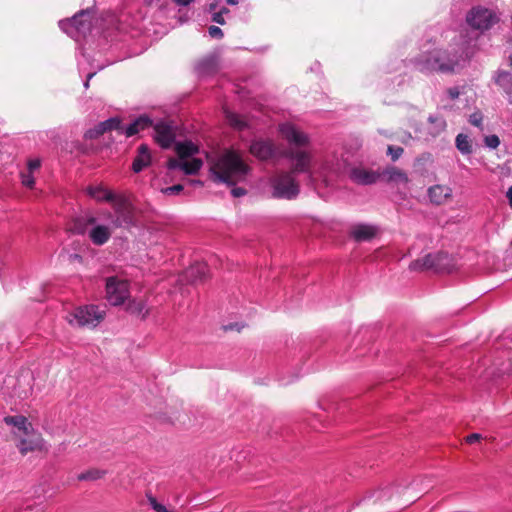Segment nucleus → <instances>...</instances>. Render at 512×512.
Masks as SVG:
<instances>
[{"instance_id": "1", "label": "nucleus", "mask_w": 512, "mask_h": 512, "mask_svg": "<svg viewBox=\"0 0 512 512\" xmlns=\"http://www.w3.org/2000/svg\"><path fill=\"white\" fill-rule=\"evenodd\" d=\"M279 132L291 145L283 156L292 161V171L279 172L270 178L273 198L291 200L298 196L300 187L293 173H305L314 186L321 183L325 187H332L335 184L342 174L341 160L334 155L314 160L313 155L304 149L309 143L308 136L291 123L281 124Z\"/></svg>"}, {"instance_id": "2", "label": "nucleus", "mask_w": 512, "mask_h": 512, "mask_svg": "<svg viewBox=\"0 0 512 512\" xmlns=\"http://www.w3.org/2000/svg\"><path fill=\"white\" fill-rule=\"evenodd\" d=\"M154 131V138L162 148L174 145L178 158L169 159L167 166L170 170H181L187 175H193L201 169L203 161L195 157L199 153L198 146L191 141L176 142V128L173 125L160 122L155 125Z\"/></svg>"}, {"instance_id": "3", "label": "nucleus", "mask_w": 512, "mask_h": 512, "mask_svg": "<svg viewBox=\"0 0 512 512\" xmlns=\"http://www.w3.org/2000/svg\"><path fill=\"white\" fill-rule=\"evenodd\" d=\"M210 176L214 182L234 185L245 180L250 168L235 150L225 149L207 155Z\"/></svg>"}, {"instance_id": "4", "label": "nucleus", "mask_w": 512, "mask_h": 512, "mask_svg": "<svg viewBox=\"0 0 512 512\" xmlns=\"http://www.w3.org/2000/svg\"><path fill=\"white\" fill-rule=\"evenodd\" d=\"M471 47L468 42L461 43V46L453 55L438 48L426 50L414 60L415 68L423 73L434 71L450 72L461 67L471 56Z\"/></svg>"}, {"instance_id": "5", "label": "nucleus", "mask_w": 512, "mask_h": 512, "mask_svg": "<svg viewBox=\"0 0 512 512\" xmlns=\"http://www.w3.org/2000/svg\"><path fill=\"white\" fill-rule=\"evenodd\" d=\"M4 422L12 427L16 446L22 455L29 452H47L48 446L41 434L36 431L28 419L22 415L7 416Z\"/></svg>"}, {"instance_id": "6", "label": "nucleus", "mask_w": 512, "mask_h": 512, "mask_svg": "<svg viewBox=\"0 0 512 512\" xmlns=\"http://www.w3.org/2000/svg\"><path fill=\"white\" fill-rule=\"evenodd\" d=\"M102 216L87 214L79 217L74 223L77 234H87L89 240L96 246L105 245L116 229L111 223H103Z\"/></svg>"}, {"instance_id": "7", "label": "nucleus", "mask_w": 512, "mask_h": 512, "mask_svg": "<svg viewBox=\"0 0 512 512\" xmlns=\"http://www.w3.org/2000/svg\"><path fill=\"white\" fill-rule=\"evenodd\" d=\"M94 14L90 10H83L71 19L59 21V27L71 38L79 41L93 30Z\"/></svg>"}, {"instance_id": "8", "label": "nucleus", "mask_w": 512, "mask_h": 512, "mask_svg": "<svg viewBox=\"0 0 512 512\" xmlns=\"http://www.w3.org/2000/svg\"><path fill=\"white\" fill-rule=\"evenodd\" d=\"M114 215L108 210L99 211V216L110 220V223L119 228L133 223L134 210L132 204L124 196H115L111 201Z\"/></svg>"}, {"instance_id": "9", "label": "nucleus", "mask_w": 512, "mask_h": 512, "mask_svg": "<svg viewBox=\"0 0 512 512\" xmlns=\"http://www.w3.org/2000/svg\"><path fill=\"white\" fill-rule=\"evenodd\" d=\"M105 317V310L96 305H86L76 308L66 316L67 321L77 327L94 328Z\"/></svg>"}, {"instance_id": "10", "label": "nucleus", "mask_w": 512, "mask_h": 512, "mask_svg": "<svg viewBox=\"0 0 512 512\" xmlns=\"http://www.w3.org/2000/svg\"><path fill=\"white\" fill-rule=\"evenodd\" d=\"M499 20L494 10L477 6L466 15V21L470 27L479 31L490 29Z\"/></svg>"}, {"instance_id": "11", "label": "nucleus", "mask_w": 512, "mask_h": 512, "mask_svg": "<svg viewBox=\"0 0 512 512\" xmlns=\"http://www.w3.org/2000/svg\"><path fill=\"white\" fill-rule=\"evenodd\" d=\"M129 296V283L118 277H109L106 281V298L111 305L118 306Z\"/></svg>"}, {"instance_id": "12", "label": "nucleus", "mask_w": 512, "mask_h": 512, "mask_svg": "<svg viewBox=\"0 0 512 512\" xmlns=\"http://www.w3.org/2000/svg\"><path fill=\"white\" fill-rule=\"evenodd\" d=\"M449 257L446 253L427 254L421 259L413 261L409 268L414 271L434 269L443 271L449 269Z\"/></svg>"}, {"instance_id": "13", "label": "nucleus", "mask_w": 512, "mask_h": 512, "mask_svg": "<svg viewBox=\"0 0 512 512\" xmlns=\"http://www.w3.org/2000/svg\"><path fill=\"white\" fill-rule=\"evenodd\" d=\"M250 152L252 155L260 160H268L278 155V149L273 141L268 139H258L250 145Z\"/></svg>"}, {"instance_id": "14", "label": "nucleus", "mask_w": 512, "mask_h": 512, "mask_svg": "<svg viewBox=\"0 0 512 512\" xmlns=\"http://www.w3.org/2000/svg\"><path fill=\"white\" fill-rule=\"evenodd\" d=\"M349 178L356 184H359V185H370V184H373L375 183L379 177H380V174L375 172V171H372V170H369V169H366L362 166H355V167H352L349 172Z\"/></svg>"}, {"instance_id": "15", "label": "nucleus", "mask_w": 512, "mask_h": 512, "mask_svg": "<svg viewBox=\"0 0 512 512\" xmlns=\"http://www.w3.org/2000/svg\"><path fill=\"white\" fill-rule=\"evenodd\" d=\"M377 233L378 228L371 224L358 223L350 229V234L356 241H368L375 237Z\"/></svg>"}, {"instance_id": "16", "label": "nucleus", "mask_w": 512, "mask_h": 512, "mask_svg": "<svg viewBox=\"0 0 512 512\" xmlns=\"http://www.w3.org/2000/svg\"><path fill=\"white\" fill-rule=\"evenodd\" d=\"M120 120L118 118H110L103 122H100L95 127L89 129L85 133V137L88 139H94L113 129H119Z\"/></svg>"}, {"instance_id": "17", "label": "nucleus", "mask_w": 512, "mask_h": 512, "mask_svg": "<svg viewBox=\"0 0 512 512\" xmlns=\"http://www.w3.org/2000/svg\"><path fill=\"white\" fill-rule=\"evenodd\" d=\"M86 193L98 202H110L116 196L112 191L102 184L90 185L86 188Z\"/></svg>"}, {"instance_id": "18", "label": "nucleus", "mask_w": 512, "mask_h": 512, "mask_svg": "<svg viewBox=\"0 0 512 512\" xmlns=\"http://www.w3.org/2000/svg\"><path fill=\"white\" fill-rule=\"evenodd\" d=\"M208 272V266L205 263H195L185 271V278L191 282L202 281Z\"/></svg>"}, {"instance_id": "19", "label": "nucleus", "mask_w": 512, "mask_h": 512, "mask_svg": "<svg viewBox=\"0 0 512 512\" xmlns=\"http://www.w3.org/2000/svg\"><path fill=\"white\" fill-rule=\"evenodd\" d=\"M451 194V188L445 185L432 186L428 191L430 200L435 204L444 203L451 196Z\"/></svg>"}, {"instance_id": "20", "label": "nucleus", "mask_w": 512, "mask_h": 512, "mask_svg": "<svg viewBox=\"0 0 512 512\" xmlns=\"http://www.w3.org/2000/svg\"><path fill=\"white\" fill-rule=\"evenodd\" d=\"M151 162V155L148 151V147L146 145H141L138 148V154L135 157L132 169L134 172L138 173L142 171L145 167H147Z\"/></svg>"}, {"instance_id": "21", "label": "nucleus", "mask_w": 512, "mask_h": 512, "mask_svg": "<svg viewBox=\"0 0 512 512\" xmlns=\"http://www.w3.org/2000/svg\"><path fill=\"white\" fill-rule=\"evenodd\" d=\"M152 125V121L146 117L141 116L136 119L133 123L129 124L125 129V134L127 137H131L136 135L141 130H144Z\"/></svg>"}, {"instance_id": "22", "label": "nucleus", "mask_w": 512, "mask_h": 512, "mask_svg": "<svg viewBox=\"0 0 512 512\" xmlns=\"http://www.w3.org/2000/svg\"><path fill=\"white\" fill-rule=\"evenodd\" d=\"M152 125V121L146 117L141 116L136 119L133 123L129 124L125 129V134L127 137H131L136 135L141 130H144Z\"/></svg>"}, {"instance_id": "23", "label": "nucleus", "mask_w": 512, "mask_h": 512, "mask_svg": "<svg viewBox=\"0 0 512 512\" xmlns=\"http://www.w3.org/2000/svg\"><path fill=\"white\" fill-rule=\"evenodd\" d=\"M152 125V121L146 117L141 116L136 119L133 123L129 124L125 129V134L127 137H131L136 135L141 130H144Z\"/></svg>"}, {"instance_id": "24", "label": "nucleus", "mask_w": 512, "mask_h": 512, "mask_svg": "<svg viewBox=\"0 0 512 512\" xmlns=\"http://www.w3.org/2000/svg\"><path fill=\"white\" fill-rule=\"evenodd\" d=\"M495 83L503 89V91L512 94V74L506 71H497L494 76Z\"/></svg>"}, {"instance_id": "25", "label": "nucleus", "mask_w": 512, "mask_h": 512, "mask_svg": "<svg viewBox=\"0 0 512 512\" xmlns=\"http://www.w3.org/2000/svg\"><path fill=\"white\" fill-rule=\"evenodd\" d=\"M383 176L389 182H395V183H407L408 182V177H407L406 173L398 168H395V167L386 169L383 172Z\"/></svg>"}, {"instance_id": "26", "label": "nucleus", "mask_w": 512, "mask_h": 512, "mask_svg": "<svg viewBox=\"0 0 512 512\" xmlns=\"http://www.w3.org/2000/svg\"><path fill=\"white\" fill-rule=\"evenodd\" d=\"M128 311L141 318H145L148 314L147 305L143 300H132L129 302Z\"/></svg>"}, {"instance_id": "27", "label": "nucleus", "mask_w": 512, "mask_h": 512, "mask_svg": "<svg viewBox=\"0 0 512 512\" xmlns=\"http://www.w3.org/2000/svg\"><path fill=\"white\" fill-rule=\"evenodd\" d=\"M225 117L228 124L235 129L243 130L247 126L246 120L236 113L225 110Z\"/></svg>"}, {"instance_id": "28", "label": "nucleus", "mask_w": 512, "mask_h": 512, "mask_svg": "<svg viewBox=\"0 0 512 512\" xmlns=\"http://www.w3.org/2000/svg\"><path fill=\"white\" fill-rule=\"evenodd\" d=\"M455 144H456L457 149L462 154L467 155L472 152L471 142L469 140V137L465 134H462V133L458 134L456 137V140H455Z\"/></svg>"}, {"instance_id": "29", "label": "nucleus", "mask_w": 512, "mask_h": 512, "mask_svg": "<svg viewBox=\"0 0 512 512\" xmlns=\"http://www.w3.org/2000/svg\"><path fill=\"white\" fill-rule=\"evenodd\" d=\"M106 472L100 469H90L88 471L82 472L77 476L79 481H95L104 477Z\"/></svg>"}, {"instance_id": "30", "label": "nucleus", "mask_w": 512, "mask_h": 512, "mask_svg": "<svg viewBox=\"0 0 512 512\" xmlns=\"http://www.w3.org/2000/svg\"><path fill=\"white\" fill-rule=\"evenodd\" d=\"M214 69H215V60L213 58L203 59L196 66V70L200 75L209 74Z\"/></svg>"}, {"instance_id": "31", "label": "nucleus", "mask_w": 512, "mask_h": 512, "mask_svg": "<svg viewBox=\"0 0 512 512\" xmlns=\"http://www.w3.org/2000/svg\"><path fill=\"white\" fill-rule=\"evenodd\" d=\"M146 497L149 505L156 512H175L173 508H168L165 505L159 503L151 493H147Z\"/></svg>"}, {"instance_id": "32", "label": "nucleus", "mask_w": 512, "mask_h": 512, "mask_svg": "<svg viewBox=\"0 0 512 512\" xmlns=\"http://www.w3.org/2000/svg\"><path fill=\"white\" fill-rule=\"evenodd\" d=\"M209 12L213 22L220 25H224L226 23L225 16H223L221 12L217 11V9H211V4L209 5Z\"/></svg>"}, {"instance_id": "33", "label": "nucleus", "mask_w": 512, "mask_h": 512, "mask_svg": "<svg viewBox=\"0 0 512 512\" xmlns=\"http://www.w3.org/2000/svg\"><path fill=\"white\" fill-rule=\"evenodd\" d=\"M387 154L391 157L393 161H396L403 154V148L399 146H388Z\"/></svg>"}, {"instance_id": "34", "label": "nucleus", "mask_w": 512, "mask_h": 512, "mask_svg": "<svg viewBox=\"0 0 512 512\" xmlns=\"http://www.w3.org/2000/svg\"><path fill=\"white\" fill-rule=\"evenodd\" d=\"M22 184L28 188H32L34 185L33 173L22 172L21 173Z\"/></svg>"}, {"instance_id": "35", "label": "nucleus", "mask_w": 512, "mask_h": 512, "mask_svg": "<svg viewBox=\"0 0 512 512\" xmlns=\"http://www.w3.org/2000/svg\"><path fill=\"white\" fill-rule=\"evenodd\" d=\"M484 142H485V145L491 149L497 148L500 144L499 137L496 135H490V136L485 137Z\"/></svg>"}, {"instance_id": "36", "label": "nucleus", "mask_w": 512, "mask_h": 512, "mask_svg": "<svg viewBox=\"0 0 512 512\" xmlns=\"http://www.w3.org/2000/svg\"><path fill=\"white\" fill-rule=\"evenodd\" d=\"M429 121L431 123H435L436 124V131L435 133H439L441 131H443L446 127V123H445V120L443 118H438V117H432L430 116L429 117Z\"/></svg>"}, {"instance_id": "37", "label": "nucleus", "mask_w": 512, "mask_h": 512, "mask_svg": "<svg viewBox=\"0 0 512 512\" xmlns=\"http://www.w3.org/2000/svg\"><path fill=\"white\" fill-rule=\"evenodd\" d=\"M182 190H183V185L176 184V185H173L170 187L163 188L161 190V192L165 195H174V194L180 193Z\"/></svg>"}, {"instance_id": "38", "label": "nucleus", "mask_w": 512, "mask_h": 512, "mask_svg": "<svg viewBox=\"0 0 512 512\" xmlns=\"http://www.w3.org/2000/svg\"><path fill=\"white\" fill-rule=\"evenodd\" d=\"M41 166V161L40 159H30L27 163V171L29 173H34L35 171L39 170Z\"/></svg>"}, {"instance_id": "39", "label": "nucleus", "mask_w": 512, "mask_h": 512, "mask_svg": "<svg viewBox=\"0 0 512 512\" xmlns=\"http://www.w3.org/2000/svg\"><path fill=\"white\" fill-rule=\"evenodd\" d=\"M222 4L237 5L238 0H214V2L211 3V9H218Z\"/></svg>"}, {"instance_id": "40", "label": "nucleus", "mask_w": 512, "mask_h": 512, "mask_svg": "<svg viewBox=\"0 0 512 512\" xmlns=\"http://www.w3.org/2000/svg\"><path fill=\"white\" fill-rule=\"evenodd\" d=\"M469 122L476 127H480L482 123L481 113H473L470 115Z\"/></svg>"}, {"instance_id": "41", "label": "nucleus", "mask_w": 512, "mask_h": 512, "mask_svg": "<svg viewBox=\"0 0 512 512\" xmlns=\"http://www.w3.org/2000/svg\"><path fill=\"white\" fill-rule=\"evenodd\" d=\"M209 35L213 38H221L223 36L222 30L217 26H211L208 29Z\"/></svg>"}, {"instance_id": "42", "label": "nucleus", "mask_w": 512, "mask_h": 512, "mask_svg": "<svg viewBox=\"0 0 512 512\" xmlns=\"http://www.w3.org/2000/svg\"><path fill=\"white\" fill-rule=\"evenodd\" d=\"M231 193L234 197H240L246 194V190L244 188L235 187L231 190Z\"/></svg>"}, {"instance_id": "43", "label": "nucleus", "mask_w": 512, "mask_h": 512, "mask_svg": "<svg viewBox=\"0 0 512 512\" xmlns=\"http://www.w3.org/2000/svg\"><path fill=\"white\" fill-rule=\"evenodd\" d=\"M481 439V435L478 433H473L467 436L466 441L470 444L475 443Z\"/></svg>"}, {"instance_id": "44", "label": "nucleus", "mask_w": 512, "mask_h": 512, "mask_svg": "<svg viewBox=\"0 0 512 512\" xmlns=\"http://www.w3.org/2000/svg\"><path fill=\"white\" fill-rule=\"evenodd\" d=\"M217 11L221 12L223 16H226L230 13L229 9L224 4L218 7Z\"/></svg>"}, {"instance_id": "45", "label": "nucleus", "mask_w": 512, "mask_h": 512, "mask_svg": "<svg viewBox=\"0 0 512 512\" xmlns=\"http://www.w3.org/2000/svg\"><path fill=\"white\" fill-rule=\"evenodd\" d=\"M448 93H449L451 99H455L459 96V91L456 88L449 89Z\"/></svg>"}, {"instance_id": "46", "label": "nucleus", "mask_w": 512, "mask_h": 512, "mask_svg": "<svg viewBox=\"0 0 512 512\" xmlns=\"http://www.w3.org/2000/svg\"><path fill=\"white\" fill-rule=\"evenodd\" d=\"M176 4L180 6H187L192 3L194 0H174Z\"/></svg>"}, {"instance_id": "47", "label": "nucleus", "mask_w": 512, "mask_h": 512, "mask_svg": "<svg viewBox=\"0 0 512 512\" xmlns=\"http://www.w3.org/2000/svg\"><path fill=\"white\" fill-rule=\"evenodd\" d=\"M95 75V72H92V73H89L87 75V79L86 81L84 82V87L85 88H88L89 87V81L92 79V77Z\"/></svg>"}, {"instance_id": "48", "label": "nucleus", "mask_w": 512, "mask_h": 512, "mask_svg": "<svg viewBox=\"0 0 512 512\" xmlns=\"http://www.w3.org/2000/svg\"><path fill=\"white\" fill-rule=\"evenodd\" d=\"M506 196L508 198L509 205L512 207V186L509 187Z\"/></svg>"}, {"instance_id": "49", "label": "nucleus", "mask_w": 512, "mask_h": 512, "mask_svg": "<svg viewBox=\"0 0 512 512\" xmlns=\"http://www.w3.org/2000/svg\"><path fill=\"white\" fill-rule=\"evenodd\" d=\"M191 183H192L193 185H199V186H201V185H202V182H201V181H199V180H193V181H191Z\"/></svg>"}, {"instance_id": "50", "label": "nucleus", "mask_w": 512, "mask_h": 512, "mask_svg": "<svg viewBox=\"0 0 512 512\" xmlns=\"http://www.w3.org/2000/svg\"><path fill=\"white\" fill-rule=\"evenodd\" d=\"M510 62H511V64H512V55L510 56Z\"/></svg>"}]
</instances>
